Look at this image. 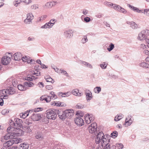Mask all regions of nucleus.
<instances>
[{
  "instance_id": "obj_1",
  "label": "nucleus",
  "mask_w": 149,
  "mask_h": 149,
  "mask_svg": "<svg viewBox=\"0 0 149 149\" xmlns=\"http://www.w3.org/2000/svg\"><path fill=\"white\" fill-rule=\"evenodd\" d=\"M149 37V30L145 29L139 33L138 38L141 41L145 40L148 43L147 47L149 46V39L147 38Z\"/></svg>"
},
{
  "instance_id": "obj_2",
  "label": "nucleus",
  "mask_w": 149,
  "mask_h": 149,
  "mask_svg": "<svg viewBox=\"0 0 149 149\" xmlns=\"http://www.w3.org/2000/svg\"><path fill=\"white\" fill-rule=\"evenodd\" d=\"M57 111L54 109V110H49L47 112V118L54 120L56 118L57 116Z\"/></svg>"
},
{
  "instance_id": "obj_3",
  "label": "nucleus",
  "mask_w": 149,
  "mask_h": 149,
  "mask_svg": "<svg viewBox=\"0 0 149 149\" xmlns=\"http://www.w3.org/2000/svg\"><path fill=\"white\" fill-rule=\"evenodd\" d=\"M102 142V147H104L103 149H110V146H111V142L109 139H107L105 138H103Z\"/></svg>"
},
{
  "instance_id": "obj_4",
  "label": "nucleus",
  "mask_w": 149,
  "mask_h": 149,
  "mask_svg": "<svg viewBox=\"0 0 149 149\" xmlns=\"http://www.w3.org/2000/svg\"><path fill=\"white\" fill-rule=\"evenodd\" d=\"M97 124L96 123H93L91 124L88 128L90 133L92 134L94 133L95 135L97 134Z\"/></svg>"
},
{
  "instance_id": "obj_5",
  "label": "nucleus",
  "mask_w": 149,
  "mask_h": 149,
  "mask_svg": "<svg viewBox=\"0 0 149 149\" xmlns=\"http://www.w3.org/2000/svg\"><path fill=\"white\" fill-rule=\"evenodd\" d=\"M14 137L16 136H19L24 134V132L21 129L17 127H15L14 130L12 133Z\"/></svg>"
},
{
  "instance_id": "obj_6",
  "label": "nucleus",
  "mask_w": 149,
  "mask_h": 149,
  "mask_svg": "<svg viewBox=\"0 0 149 149\" xmlns=\"http://www.w3.org/2000/svg\"><path fill=\"white\" fill-rule=\"evenodd\" d=\"M14 120L15 123L13 121L11 122L10 123L11 125H13L15 127H22V121L21 119L17 118L15 119Z\"/></svg>"
},
{
  "instance_id": "obj_7",
  "label": "nucleus",
  "mask_w": 149,
  "mask_h": 149,
  "mask_svg": "<svg viewBox=\"0 0 149 149\" xmlns=\"http://www.w3.org/2000/svg\"><path fill=\"white\" fill-rule=\"evenodd\" d=\"M1 91L2 95H7V94L12 95L14 94L15 92L14 91L13 88L11 87L8 89H3Z\"/></svg>"
},
{
  "instance_id": "obj_8",
  "label": "nucleus",
  "mask_w": 149,
  "mask_h": 149,
  "mask_svg": "<svg viewBox=\"0 0 149 149\" xmlns=\"http://www.w3.org/2000/svg\"><path fill=\"white\" fill-rule=\"evenodd\" d=\"M26 17V19L24 20V22L26 24H29L33 19V15L32 13H29L27 14Z\"/></svg>"
},
{
  "instance_id": "obj_9",
  "label": "nucleus",
  "mask_w": 149,
  "mask_h": 149,
  "mask_svg": "<svg viewBox=\"0 0 149 149\" xmlns=\"http://www.w3.org/2000/svg\"><path fill=\"white\" fill-rule=\"evenodd\" d=\"M11 59L10 57L5 56L2 57L1 59V63L4 65H8L10 62Z\"/></svg>"
},
{
  "instance_id": "obj_10",
  "label": "nucleus",
  "mask_w": 149,
  "mask_h": 149,
  "mask_svg": "<svg viewBox=\"0 0 149 149\" xmlns=\"http://www.w3.org/2000/svg\"><path fill=\"white\" fill-rule=\"evenodd\" d=\"M57 113L59 118L62 120H64L66 118L65 110L64 111H59L58 110H56Z\"/></svg>"
},
{
  "instance_id": "obj_11",
  "label": "nucleus",
  "mask_w": 149,
  "mask_h": 149,
  "mask_svg": "<svg viewBox=\"0 0 149 149\" xmlns=\"http://www.w3.org/2000/svg\"><path fill=\"white\" fill-rule=\"evenodd\" d=\"M75 123L79 126H82L84 124L83 120L80 117H77L74 120Z\"/></svg>"
},
{
  "instance_id": "obj_12",
  "label": "nucleus",
  "mask_w": 149,
  "mask_h": 149,
  "mask_svg": "<svg viewBox=\"0 0 149 149\" xmlns=\"http://www.w3.org/2000/svg\"><path fill=\"white\" fill-rule=\"evenodd\" d=\"M85 93L86 95V98L87 101H89L92 98L91 92L89 90L86 89L85 90Z\"/></svg>"
},
{
  "instance_id": "obj_13",
  "label": "nucleus",
  "mask_w": 149,
  "mask_h": 149,
  "mask_svg": "<svg viewBox=\"0 0 149 149\" xmlns=\"http://www.w3.org/2000/svg\"><path fill=\"white\" fill-rule=\"evenodd\" d=\"M13 145L11 140H8L4 143L3 146L1 149H10L11 146Z\"/></svg>"
},
{
  "instance_id": "obj_14",
  "label": "nucleus",
  "mask_w": 149,
  "mask_h": 149,
  "mask_svg": "<svg viewBox=\"0 0 149 149\" xmlns=\"http://www.w3.org/2000/svg\"><path fill=\"white\" fill-rule=\"evenodd\" d=\"M49 95L47 96V102H49L51 99H55L57 98V96L54 94V92L51 91L49 92Z\"/></svg>"
},
{
  "instance_id": "obj_15",
  "label": "nucleus",
  "mask_w": 149,
  "mask_h": 149,
  "mask_svg": "<svg viewBox=\"0 0 149 149\" xmlns=\"http://www.w3.org/2000/svg\"><path fill=\"white\" fill-rule=\"evenodd\" d=\"M31 118L33 120L38 121L41 118L40 115L33 113L31 116Z\"/></svg>"
},
{
  "instance_id": "obj_16",
  "label": "nucleus",
  "mask_w": 149,
  "mask_h": 149,
  "mask_svg": "<svg viewBox=\"0 0 149 149\" xmlns=\"http://www.w3.org/2000/svg\"><path fill=\"white\" fill-rule=\"evenodd\" d=\"M66 118H71L74 115V111L71 109H68L65 110Z\"/></svg>"
},
{
  "instance_id": "obj_17",
  "label": "nucleus",
  "mask_w": 149,
  "mask_h": 149,
  "mask_svg": "<svg viewBox=\"0 0 149 149\" xmlns=\"http://www.w3.org/2000/svg\"><path fill=\"white\" fill-rule=\"evenodd\" d=\"M64 35L66 38H70L73 36L72 31L70 30H66L64 32Z\"/></svg>"
},
{
  "instance_id": "obj_18",
  "label": "nucleus",
  "mask_w": 149,
  "mask_h": 149,
  "mask_svg": "<svg viewBox=\"0 0 149 149\" xmlns=\"http://www.w3.org/2000/svg\"><path fill=\"white\" fill-rule=\"evenodd\" d=\"M12 132H8L5 136L1 138V141H2V139L3 138L6 140H8L10 139H12L14 137Z\"/></svg>"
},
{
  "instance_id": "obj_19",
  "label": "nucleus",
  "mask_w": 149,
  "mask_h": 149,
  "mask_svg": "<svg viewBox=\"0 0 149 149\" xmlns=\"http://www.w3.org/2000/svg\"><path fill=\"white\" fill-rule=\"evenodd\" d=\"M29 113H31L30 110H27L26 111L24 112L23 113H20L19 115L21 118H25L27 116H28Z\"/></svg>"
},
{
  "instance_id": "obj_20",
  "label": "nucleus",
  "mask_w": 149,
  "mask_h": 149,
  "mask_svg": "<svg viewBox=\"0 0 149 149\" xmlns=\"http://www.w3.org/2000/svg\"><path fill=\"white\" fill-rule=\"evenodd\" d=\"M22 54L19 52H17L14 54V57L15 61H19L22 58Z\"/></svg>"
},
{
  "instance_id": "obj_21",
  "label": "nucleus",
  "mask_w": 149,
  "mask_h": 149,
  "mask_svg": "<svg viewBox=\"0 0 149 149\" xmlns=\"http://www.w3.org/2000/svg\"><path fill=\"white\" fill-rule=\"evenodd\" d=\"M21 59L23 62H27L28 63L33 64L35 62V61L34 60H33L32 59H28V58L26 56H23L22 57Z\"/></svg>"
},
{
  "instance_id": "obj_22",
  "label": "nucleus",
  "mask_w": 149,
  "mask_h": 149,
  "mask_svg": "<svg viewBox=\"0 0 149 149\" xmlns=\"http://www.w3.org/2000/svg\"><path fill=\"white\" fill-rule=\"evenodd\" d=\"M58 3L56 1H52L47 2V8H51Z\"/></svg>"
},
{
  "instance_id": "obj_23",
  "label": "nucleus",
  "mask_w": 149,
  "mask_h": 149,
  "mask_svg": "<svg viewBox=\"0 0 149 149\" xmlns=\"http://www.w3.org/2000/svg\"><path fill=\"white\" fill-rule=\"evenodd\" d=\"M29 144L26 143H22L19 146V149H28L29 148Z\"/></svg>"
},
{
  "instance_id": "obj_24",
  "label": "nucleus",
  "mask_w": 149,
  "mask_h": 149,
  "mask_svg": "<svg viewBox=\"0 0 149 149\" xmlns=\"http://www.w3.org/2000/svg\"><path fill=\"white\" fill-rule=\"evenodd\" d=\"M132 123V119L129 118H126L125 120V123L124 125H126V126L130 125H131Z\"/></svg>"
},
{
  "instance_id": "obj_25",
  "label": "nucleus",
  "mask_w": 149,
  "mask_h": 149,
  "mask_svg": "<svg viewBox=\"0 0 149 149\" xmlns=\"http://www.w3.org/2000/svg\"><path fill=\"white\" fill-rule=\"evenodd\" d=\"M80 63L82 64V65L84 66L87 67L91 69L93 67L91 65L88 63L84 61H81Z\"/></svg>"
},
{
  "instance_id": "obj_26",
  "label": "nucleus",
  "mask_w": 149,
  "mask_h": 149,
  "mask_svg": "<svg viewBox=\"0 0 149 149\" xmlns=\"http://www.w3.org/2000/svg\"><path fill=\"white\" fill-rule=\"evenodd\" d=\"M21 139L19 138H14L13 137L11 141L13 143V144H17L19 143L21 141Z\"/></svg>"
},
{
  "instance_id": "obj_27",
  "label": "nucleus",
  "mask_w": 149,
  "mask_h": 149,
  "mask_svg": "<svg viewBox=\"0 0 149 149\" xmlns=\"http://www.w3.org/2000/svg\"><path fill=\"white\" fill-rule=\"evenodd\" d=\"M22 127H23V130L27 133H30L31 131V130L30 128V126L24 125Z\"/></svg>"
},
{
  "instance_id": "obj_28",
  "label": "nucleus",
  "mask_w": 149,
  "mask_h": 149,
  "mask_svg": "<svg viewBox=\"0 0 149 149\" xmlns=\"http://www.w3.org/2000/svg\"><path fill=\"white\" fill-rule=\"evenodd\" d=\"M72 94L76 96H81V94L79 92V90L77 89H75L72 91Z\"/></svg>"
},
{
  "instance_id": "obj_29",
  "label": "nucleus",
  "mask_w": 149,
  "mask_h": 149,
  "mask_svg": "<svg viewBox=\"0 0 149 149\" xmlns=\"http://www.w3.org/2000/svg\"><path fill=\"white\" fill-rule=\"evenodd\" d=\"M140 67L145 68H149V64L145 62H142L139 64Z\"/></svg>"
},
{
  "instance_id": "obj_30",
  "label": "nucleus",
  "mask_w": 149,
  "mask_h": 149,
  "mask_svg": "<svg viewBox=\"0 0 149 149\" xmlns=\"http://www.w3.org/2000/svg\"><path fill=\"white\" fill-rule=\"evenodd\" d=\"M123 115L122 114H119L115 117L114 120L116 121H119L123 118Z\"/></svg>"
},
{
  "instance_id": "obj_31",
  "label": "nucleus",
  "mask_w": 149,
  "mask_h": 149,
  "mask_svg": "<svg viewBox=\"0 0 149 149\" xmlns=\"http://www.w3.org/2000/svg\"><path fill=\"white\" fill-rule=\"evenodd\" d=\"M97 137L99 139H100L101 141H102V139L103 138H104L103 137L104 134L103 132H99V133H97Z\"/></svg>"
},
{
  "instance_id": "obj_32",
  "label": "nucleus",
  "mask_w": 149,
  "mask_h": 149,
  "mask_svg": "<svg viewBox=\"0 0 149 149\" xmlns=\"http://www.w3.org/2000/svg\"><path fill=\"white\" fill-rule=\"evenodd\" d=\"M58 93L59 96L62 97L68 96L70 95V94L69 92L63 93L61 92H60Z\"/></svg>"
},
{
  "instance_id": "obj_33",
  "label": "nucleus",
  "mask_w": 149,
  "mask_h": 149,
  "mask_svg": "<svg viewBox=\"0 0 149 149\" xmlns=\"http://www.w3.org/2000/svg\"><path fill=\"white\" fill-rule=\"evenodd\" d=\"M24 84L25 86L29 87L33 86L34 85V84L33 83L29 81L25 82L24 83Z\"/></svg>"
},
{
  "instance_id": "obj_34",
  "label": "nucleus",
  "mask_w": 149,
  "mask_h": 149,
  "mask_svg": "<svg viewBox=\"0 0 149 149\" xmlns=\"http://www.w3.org/2000/svg\"><path fill=\"white\" fill-rule=\"evenodd\" d=\"M30 110L31 113L33 112H39L40 111H42V108L41 107H38Z\"/></svg>"
},
{
  "instance_id": "obj_35",
  "label": "nucleus",
  "mask_w": 149,
  "mask_h": 149,
  "mask_svg": "<svg viewBox=\"0 0 149 149\" xmlns=\"http://www.w3.org/2000/svg\"><path fill=\"white\" fill-rule=\"evenodd\" d=\"M40 66L39 65H36L35 67V68L36 70H40L41 68H47L46 66L45 65H44L43 64L40 63Z\"/></svg>"
},
{
  "instance_id": "obj_36",
  "label": "nucleus",
  "mask_w": 149,
  "mask_h": 149,
  "mask_svg": "<svg viewBox=\"0 0 149 149\" xmlns=\"http://www.w3.org/2000/svg\"><path fill=\"white\" fill-rule=\"evenodd\" d=\"M105 5L107 6L108 7L113 8L115 4L112 3L110 2L105 1L104 3Z\"/></svg>"
},
{
  "instance_id": "obj_37",
  "label": "nucleus",
  "mask_w": 149,
  "mask_h": 149,
  "mask_svg": "<svg viewBox=\"0 0 149 149\" xmlns=\"http://www.w3.org/2000/svg\"><path fill=\"white\" fill-rule=\"evenodd\" d=\"M18 89L20 91H24L26 89L25 87L23 85L19 84L17 86Z\"/></svg>"
},
{
  "instance_id": "obj_38",
  "label": "nucleus",
  "mask_w": 149,
  "mask_h": 149,
  "mask_svg": "<svg viewBox=\"0 0 149 149\" xmlns=\"http://www.w3.org/2000/svg\"><path fill=\"white\" fill-rule=\"evenodd\" d=\"M101 88L100 87L97 86L94 89V91L95 93H99L101 91Z\"/></svg>"
},
{
  "instance_id": "obj_39",
  "label": "nucleus",
  "mask_w": 149,
  "mask_h": 149,
  "mask_svg": "<svg viewBox=\"0 0 149 149\" xmlns=\"http://www.w3.org/2000/svg\"><path fill=\"white\" fill-rule=\"evenodd\" d=\"M35 138L36 139L41 140L43 139V137L41 134H38L36 135Z\"/></svg>"
},
{
  "instance_id": "obj_40",
  "label": "nucleus",
  "mask_w": 149,
  "mask_h": 149,
  "mask_svg": "<svg viewBox=\"0 0 149 149\" xmlns=\"http://www.w3.org/2000/svg\"><path fill=\"white\" fill-rule=\"evenodd\" d=\"M54 81V80L50 77L49 76L47 75V83L49 82L52 84Z\"/></svg>"
},
{
  "instance_id": "obj_41",
  "label": "nucleus",
  "mask_w": 149,
  "mask_h": 149,
  "mask_svg": "<svg viewBox=\"0 0 149 149\" xmlns=\"http://www.w3.org/2000/svg\"><path fill=\"white\" fill-rule=\"evenodd\" d=\"M118 133L116 131H114L111 134V137L115 138L118 136Z\"/></svg>"
},
{
  "instance_id": "obj_42",
  "label": "nucleus",
  "mask_w": 149,
  "mask_h": 149,
  "mask_svg": "<svg viewBox=\"0 0 149 149\" xmlns=\"http://www.w3.org/2000/svg\"><path fill=\"white\" fill-rule=\"evenodd\" d=\"M59 72L60 73L63 74L66 76L67 77L68 76V73H67V72H66V71L64 70H62V69L60 70Z\"/></svg>"
},
{
  "instance_id": "obj_43",
  "label": "nucleus",
  "mask_w": 149,
  "mask_h": 149,
  "mask_svg": "<svg viewBox=\"0 0 149 149\" xmlns=\"http://www.w3.org/2000/svg\"><path fill=\"white\" fill-rule=\"evenodd\" d=\"M137 25L134 22H132L131 23L130 27L133 29H135L137 27Z\"/></svg>"
},
{
  "instance_id": "obj_44",
  "label": "nucleus",
  "mask_w": 149,
  "mask_h": 149,
  "mask_svg": "<svg viewBox=\"0 0 149 149\" xmlns=\"http://www.w3.org/2000/svg\"><path fill=\"white\" fill-rule=\"evenodd\" d=\"M12 126L9 127L7 129V131L8 132H13L14 130L15 127L14 126H13V125H12Z\"/></svg>"
},
{
  "instance_id": "obj_45",
  "label": "nucleus",
  "mask_w": 149,
  "mask_h": 149,
  "mask_svg": "<svg viewBox=\"0 0 149 149\" xmlns=\"http://www.w3.org/2000/svg\"><path fill=\"white\" fill-rule=\"evenodd\" d=\"M88 40V39L87 38V36H83V38L81 40V42L84 44L87 42Z\"/></svg>"
},
{
  "instance_id": "obj_46",
  "label": "nucleus",
  "mask_w": 149,
  "mask_h": 149,
  "mask_svg": "<svg viewBox=\"0 0 149 149\" xmlns=\"http://www.w3.org/2000/svg\"><path fill=\"white\" fill-rule=\"evenodd\" d=\"M122 7H121L120 6L117 5L116 4H114L113 8H114L116 10L120 12V8Z\"/></svg>"
},
{
  "instance_id": "obj_47",
  "label": "nucleus",
  "mask_w": 149,
  "mask_h": 149,
  "mask_svg": "<svg viewBox=\"0 0 149 149\" xmlns=\"http://www.w3.org/2000/svg\"><path fill=\"white\" fill-rule=\"evenodd\" d=\"M107 64H106L105 62H103L100 65L101 68L102 69H105L106 68Z\"/></svg>"
},
{
  "instance_id": "obj_48",
  "label": "nucleus",
  "mask_w": 149,
  "mask_h": 149,
  "mask_svg": "<svg viewBox=\"0 0 149 149\" xmlns=\"http://www.w3.org/2000/svg\"><path fill=\"white\" fill-rule=\"evenodd\" d=\"M21 1L26 5L29 4L32 2V0H21Z\"/></svg>"
},
{
  "instance_id": "obj_49",
  "label": "nucleus",
  "mask_w": 149,
  "mask_h": 149,
  "mask_svg": "<svg viewBox=\"0 0 149 149\" xmlns=\"http://www.w3.org/2000/svg\"><path fill=\"white\" fill-rule=\"evenodd\" d=\"M116 146L118 149H122L123 147V145L121 143H117L116 144Z\"/></svg>"
},
{
  "instance_id": "obj_50",
  "label": "nucleus",
  "mask_w": 149,
  "mask_h": 149,
  "mask_svg": "<svg viewBox=\"0 0 149 149\" xmlns=\"http://www.w3.org/2000/svg\"><path fill=\"white\" fill-rule=\"evenodd\" d=\"M55 22H54V23H50L49 22L47 23V28H52Z\"/></svg>"
},
{
  "instance_id": "obj_51",
  "label": "nucleus",
  "mask_w": 149,
  "mask_h": 149,
  "mask_svg": "<svg viewBox=\"0 0 149 149\" xmlns=\"http://www.w3.org/2000/svg\"><path fill=\"white\" fill-rule=\"evenodd\" d=\"M84 106L82 104L79 103L76 106V108L82 109L83 108Z\"/></svg>"
},
{
  "instance_id": "obj_52",
  "label": "nucleus",
  "mask_w": 149,
  "mask_h": 149,
  "mask_svg": "<svg viewBox=\"0 0 149 149\" xmlns=\"http://www.w3.org/2000/svg\"><path fill=\"white\" fill-rule=\"evenodd\" d=\"M21 2H22L21 0H18L17 1H15L14 2V6L16 7H17L18 6V4L20 3Z\"/></svg>"
},
{
  "instance_id": "obj_53",
  "label": "nucleus",
  "mask_w": 149,
  "mask_h": 149,
  "mask_svg": "<svg viewBox=\"0 0 149 149\" xmlns=\"http://www.w3.org/2000/svg\"><path fill=\"white\" fill-rule=\"evenodd\" d=\"M46 96V95H45L42 96L40 98V100L41 101L44 100L46 102H47V97H45Z\"/></svg>"
},
{
  "instance_id": "obj_54",
  "label": "nucleus",
  "mask_w": 149,
  "mask_h": 149,
  "mask_svg": "<svg viewBox=\"0 0 149 149\" xmlns=\"http://www.w3.org/2000/svg\"><path fill=\"white\" fill-rule=\"evenodd\" d=\"M9 112L8 111L7 109H4L2 110L1 113L2 114L5 115Z\"/></svg>"
},
{
  "instance_id": "obj_55",
  "label": "nucleus",
  "mask_w": 149,
  "mask_h": 149,
  "mask_svg": "<svg viewBox=\"0 0 149 149\" xmlns=\"http://www.w3.org/2000/svg\"><path fill=\"white\" fill-rule=\"evenodd\" d=\"M133 9V10H134L135 11H136L138 13H140L141 11V10H139V9H138L137 8L134 7V6L132 7Z\"/></svg>"
},
{
  "instance_id": "obj_56",
  "label": "nucleus",
  "mask_w": 149,
  "mask_h": 149,
  "mask_svg": "<svg viewBox=\"0 0 149 149\" xmlns=\"http://www.w3.org/2000/svg\"><path fill=\"white\" fill-rule=\"evenodd\" d=\"M8 96L7 95H1V98L3 100L4 99H8Z\"/></svg>"
},
{
  "instance_id": "obj_57",
  "label": "nucleus",
  "mask_w": 149,
  "mask_h": 149,
  "mask_svg": "<svg viewBox=\"0 0 149 149\" xmlns=\"http://www.w3.org/2000/svg\"><path fill=\"white\" fill-rule=\"evenodd\" d=\"M95 142H96V143L98 144L99 143H100L101 142H102V143H103L102 140V141H101L100 139L98 138L97 137H96V138H95Z\"/></svg>"
},
{
  "instance_id": "obj_58",
  "label": "nucleus",
  "mask_w": 149,
  "mask_h": 149,
  "mask_svg": "<svg viewBox=\"0 0 149 149\" xmlns=\"http://www.w3.org/2000/svg\"><path fill=\"white\" fill-rule=\"evenodd\" d=\"M40 88H42L44 86V84L42 82H39L37 84Z\"/></svg>"
},
{
  "instance_id": "obj_59",
  "label": "nucleus",
  "mask_w": 149,
  "mask_h": 149,
  "mask_svg": "<svg viewBox=\"0 0 149 149\" xmlns=\"http://www.w3.org/2000/svg\"><path fill=\"white\" fill-rule=\"evenodd\" d=\"M31 8L32 9H36L38 8V7L36 4H33L31 6Z\"/></svg>"
},
{
  "instance_id": "obj_60",
  "label": "nucleus",
  "mask_w": 149,
  "mask_h": 149,
  "mask_svg": "<svg viewBox=\"0 0 149 149\" xmlns=\"http://www.w3.org/2000/svg\"><path fill=\"white\" fill-rule=\"evenodd\" d=\"M90 18L88 17H85L84 18V21L85 22H89L90 21Z\"/></svg>"
},
{
  "instance_id": "obj_61",
  "label": "nucleus",
  "mask_w": 149,
  "mask_h": 149,
  "mask_svg": "<svg viewBox=\"0 0 149 149\" xmlns=\"http://www.w3.org/2000/svg\"><path fill=\"white\" fill-rule=\"evenodd\" d=\"M89 120H91V122L93 121L94 120V117H93V115L92 114H89Z\"/></svg>"
},
{
  "instance_id": "obj_62",
  "label": "nucleus",
  "mask_w": 149,
  "mask_h": 149,
  "mask_svg": "<svg viewBox=\"0 0 149 149\" xmlns=\"http://www.w3.org/2000/svg\"><path fill=\"white\" fill-rule=\"evenodd\" d=\"M120 12L123 13H125L127 12V11L125 9L121 8H120Z\"/></svg>"
},
{
  "instance_id": "obj_63",
  "label": "nucleus",
  "mask_w": 149,
  "mask_h": 149,
  "mask_svg": "<svg viewBox=\"0 0 149 149\" xmlns=\"http://www.w3.org/2000/svg\"><path fill=\"white\" fill-rule=\"evenodd\" d=\"M33 79H34V78L30 77H27L25 78L26 80H27L28 81H33Z\"/></svg>"
},
{
  "instance_id": "obj_64",
  "label": "nucleus",
  "mask_w": 149,
  "mask_h": 149,
  "mask_svg": "<svg viewBox=\"0 0 149 149\" xmlns=\"http://www.w3.org/2000/svg\"><path fill=\"white\" fill-rule=\"evenodd\" d=\"M35 38L33 37H29L28 38V40L29 41H33L34 40Z\"/></svg>"
}]
</instances>
